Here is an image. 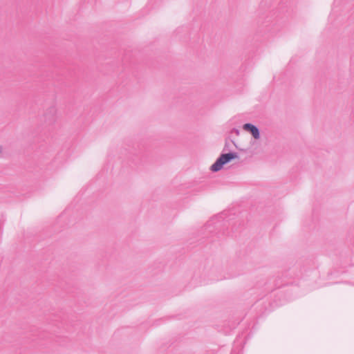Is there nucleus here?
<instances>
[{
  "instance_id": "7",
  "label": "nucleus",
  "mask_w": 354,
  "mask_h": 354,
  "mask_svg": "<svg viewBox=\"0 0 354 354\" xmlns=\"http://www.w3.org/2000/svg\"><path fill=\"white\" fill-rule=\"evenodd\" d=\"M232 131L234 132L237 136H239L240 133L239 130L236 128H233Z\"/></svg>"
},
{
  "instance_id": "2",
  "label": "nucleus",
  "mask_w": 354,
  "mask_h": 354,
  "mask_svg": "<svg viewBox=\"0 0 354 354\" xmlns=\"http://www.w3.org/2000/svg\"><path fill=\"white\" fill-rule=\"evenodd\" d=\"M239 156L237 152L230 151L228 153H221L214 164L210 167L212 172H217L221 170L224 165L230 163L235 159H239Z\"/></svg>"
},
{
  "instance_id": "9",
  "label": "nucleus",
  "mask_w": 354,
  "mask_h": 354,
  "mask_svg": "<svg viewBox=\"0 0 354 354\" xmlns=\"http://www.w3.org/2000/svg\"><path fill=\"white\" fill-rule=\"evenodd\" d=\"M232 142L234 143V145H235L236 147H237V146L236 145V143H234L233 141H232Z\"/></svg>"
},
{
  "instance_id": "4",
  "label": "nucleus",
  "mask_w": 354,
  "mask_h": 354,
  "mask_svg": "<svg viewBox=\"0 0 354 354\" xmlns=\"http://www.w3.org/2000/svg\"><path fill=\"white\" fill-rule=\"evenodd\" d=\"M243 129L251 133L254 139L259 140L261 138L260 129L256 125L252 123H245L243 125Z\"/></svg>"
},
{
  "instance_id": "8",
  "label": "nucleus",
  "mask_w": 354,
  "mask_h": 354,
  "mask_svg": "<svg viewBox=\"0 0 354 354\" xmlns=\"http://www.w3.org/2000/svg\"><path fill=\"white\" fill-rule=\"evenodd\" d=\"M1 151H2V147L0 146V153H1Z\"/></svg>"
},
{
  "instance_id": "1",
  "label": "nucleus",
  "mask_w": 354,
  "mask_h": 354,
  "mask_svg": "<svg viewBox=\"0 0 354 354\" xmlns=\"http://www.w3.org/2000/svg\"><path fill=\"white\" fill-rule=\"evenodd\" d=\"M302 275L303 269L301 266L300 264H295L282 272L281 277L276 279L275 286L277 288H279L283 286L292 284V282L289 281V279L300 278Z\"/></svg>"
},
{
  "instance_id": "3",
  "label": "nucleus",
  "mask_w": 354,
  "mask_h": 354,
  "mask_svg": "<svg viewBox=\"0 0 354 354\" xmlns=\"http://www.w3.org/2000/svg\"><path fill=\"white\" fill-rule=\"evenodd\" d=\"M220 218L221 216L216 217L215 218H214L206 223L203 229L204 238L209 239L212 236H210V234H217L218 233V230L223 225V221L220 219Z\"/></svg>"
},
{
  "instance_id": "6",
  "label": "nucleus",
  "mask_w": 354,
  "mask_h": 354,
  "mask_svg": "<svg viewBox=\"0 0 354 354\" xmlns=\"http://www.w3.org/2000/svg\"><path fill=\"white\" fill-rule=\"evenodd\" d=\"M229 146H230L229 142L227 140H226L223 151H227L229 149Z\"/></svg>"
},
{
  "instance_id": "10",
  "label": "nucleus",
  "mask_w": 354,
  "mask_h": 354,
  "mask_svg": "<svg viewBox=\"0 0 354 354\" xmlns=\"http://www.w3.org/2000/svg\"><path fill=\"white\" fill-rule=\"evenodd\" d=\"M231 354H235L234 352H232ZM236 354H238V353H236Z\"/></svg>"
},
{
  "instance_id": "5",
  "label": "nucleus",
  "mask_w": 354,
  "mask_h": 354,
  "mask_svg": "<svg viewBox=\"0 0 354 354\" xmlns=\"http://www.w3.org/2000/svg\"><path fill=\"white\" fill-rule=\"evenodd\" d=\"M57 109L55 106H50L44 113V118L46 122L53 124L56 120Z\"/></svg>"
}]
</instances>
